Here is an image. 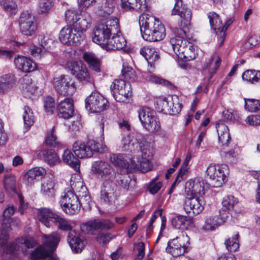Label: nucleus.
I'll use <instances>...</instances> for the list:
<instances>
[{
  "instance_id": "nucleus-50",
  "label": "nucleus",
  "mask_w": 260,
  "mask_h": 260,
  "mask_svg": "<svg viewBox=\"0 0 260 260\" xmlns=\"http://www.w3.org/2000/svg\"><path fill=\"white\" fill-rule=\"evenodd\" d=\"M245 109L255 112L260 109V101L254 99H245Z\"/></svg>"
},
{
  "instance_id": "nucleus-46",
  "label": "nucleus",
  "mask_w": 260,
  "mask_h": 260,
  "mask_svg": "<svg viewBox=\"0 0 260 260\" xmlns=\"http://www.w3.org/2000/svg\"><path fill=\"white\" fill-rule=\"evenodd\" d=\"M41 191L44 196L53 197L54 194V182L51 179L44 181L42 184Z\"/></svg>"
},
{
  "instance_id": "nucleus-28",
  "label": "nucleus",
  "mask_w": 260,
  "mask_h": 260,
  "mask_svg": "<svg viewBox=\"0 0 260 260\" xmlns=\"http://www.w3.org/2000/svg\"><path fill=\"white\" fill-rule=\"evenodd\" d=\"M126 41L121 36V33L119 27V32L112 35V38L108 42L104 50L111 51L122 49L126 46Z\"/></svg>"
},
{
  "instance_id": "nucleus-61",
  "label": "nucleus",
  "mask_w": 260,
  "mask_h": 260,
  "mask_svg": "<svg viewBox=\"0 0 260 260\" xmlns=\"http://www.w3.org/2000/svg\"><path fill=\"white\" fill-rule=\"evenodd\" d=\"M0 222L2 225L0 239L3 240V242H6L9 238V233L12 230L11 223H8L4 221Z\"/></svg>"
},
{
  "instance_id": "nucleus-27",
  "label": "nucleus",
  "mask_w": 260,
  "mask_h": 260,
  "mask_svg": "<svg viewBox=\"0 0 260 260\" xmlns=\"http://www.w3.org/2000/svg\"><path fill=\"white\" fill-rule=\"evenodd\" d=\"M46 174L45 169L42 167H35L29 170L24 176V182L28 186L34 185Z\"/></svg>"
},
{
  "instance_id": "nucleus-5",
  "label": "nucleus",
  "mask_w": 260,
  "mask_h": 260,
  "mask_svg": "<svg viewBox=\"0 0 260 260\" xmlns=\"http://www.w3.org/2000/svg\"><path fill=\"white\" fill-rule=\"evenodd\" d=\"M60 236L56 232L50 235H43L42 246L35 249L31 254L32 259H45L48 257V260H57L51 256L52 252L56 249L60 241Z\"/></svg>"
},
{
  "instance_id": "nucleus-64",
  "label": "nucleus",
  "mask_w": 260,
  "mask_h": 260,
  "mask_svg": "<svg viewBox=\"0 0 260 260\" xmlns=\"http://www.w3.org/2000/svg\"><path fill=\"white\" fill-rule=\"evenodd\" d=\"M77 196L79 198L80 207L82 206L84 208H88L90 207L91 200L88 191H86V193H80L79 196Z\"/></svg>"
},
{
  "instance_id": "nucleus-18",
  "label": "nucleus",
  "mask_w": 260,
  "mask_h": 260,
  "mask_svg": "<svg viewBox=\"0 0 260 260\" xmlns=\"http://www.w3.org/2000/svg\"><path fill=\"white\" fill-rule=\"evenodd\" d=\"M108 101L98 92H92L85 100L86 109L92 113L103 111L108 107Z\"/></svg>"
},
{
  "instance_id": "nucleus-62",
  "label": "nucleus",
  "mask_w": 260,
  "mask_h": 260,
  "mask_svg": "<svg viewBox=\"0 0 260 260\" xmlns=\"http://www.w3.org/2000/svg\"><path fill=\"white\" fill-rule=\"evenodd\" d=\"M191 158V156L190 154H188L186 155L185 160H184L180 169L179 170L178 176L174 181V184L175 183L177 179L179 177H181L183 179L184 176L187 174L188 172V168L187 167L188 165L189 162L190 161Z\"/></svg>"
},
{
  "instance_id": "nucleus-58",
  "label": "nucleus",
  "mask_w": 260,
  "mask_h": 260,
  "mask_svg": "<svg viewBox=\"0 0 260 260\" xmlns=\"http://www.w3.org/2000/svg\"><path fill=\"white\" fill-rule=\"evenodd\" d=\"M53 6L52 0H40L38 12L40 14L47 13Z\"/></svg>"
},
{
  "instance_id": "nucleus-10",
  "label": "nucleus",
  "mask_w": 260,
  "mask_h": 260,
  "mask_svg": "<svg viewBox=\"0 0 260 260\" xmlns=\"http://www.w3.org/2000/svg\"><path fill=\"white\" fill-rule=\"evenodd\" d=\"M59 203L62 210L68 214H75L80 210L78 197L71 189L65 190Z\"/></svg>"
},
{
  "instance_id": "nucleus-37",
  "label": "nucleus",
  "mask_w": 260,
  "mask_h": 260,
  "mask_svg": "<svg viewBox=\"0 0 260 260\" xmlns=\"http://www.w3.org/2000/svg\"><path fill=\"white\" fill-rule=\"evenodd\" d=\"M83 58L92 70L98 73L101 71L100 62L93 53L85 52Z\"/></svg>"
},
{
  "instance_id": "nucleus-15",
  "label": "nucleus",
  "mask_w": 260,
  "mask_h": 260,
  "mask_svg": "<svg viewBox=\"0 0 260 260\" xmlns=\"http://www.w3.org/2000/svg\"><path fill=\"white\" fill-rule=\"evenodd\" d=\"M155 108L159 112L166 114L175 115L179 113L182 108V105L176 99H168L165 97H159L155 101Z\"/></svg>"
},
{
  "instance_id": "nucleus-22",
  "label": "nucleus",
  "mask_w": 260,
  "mask_h": 260,
  "mask_svg": "<svg viewBox=\"0 0 260 260\" xmlns=\"http://www.w3.org/2000/svg\"><path fill=\"white\" fill-rule=\"evenodd\" d=\"M221 62L220 58L217 55H213L209 59L208 62H206L203 68V74L204 80H207L208 83L210 79L216 73Z\"/></svg>"
},
{
  "instance_id": "nucleus-41",
  "label": "nucleus",
  "mask_w": 260,
  "mask_h": 260,
  "mask_svg": "<svg viewBox=\"0 0 260 260\" xmlns=\"http://www.w3.org/2000/svg\"><path fill=\"white\" fill-rule=\"evenodd\" d=\"M4 182L5 188L7 191H16V178L15 175L13 174H8L5 175Z\"/></svg>"
},
{
  "instance_id": "nucleus-20",
  "label": "nucleus",
  "mask_w": 260,
  "mask_h": 260,
  "mask_svg": "<svg viewBox=\"0 0 260 260\" xmlns=\"http://www.w3.org/2000/svg\"><path fill=\"white\" fill-rule=\"evenodd\" d=\"M185 191L188 196L202 197L205 193L203 179L197 177L187 181L185 183Z\"/></svg>"
},
{
  "instance_id": "nucleus-6",
  "label": "nucleus",
  "mask_w": 260,
  "mask_h": 260,
  "mask_svg": "<svg viewBox=\"0 0 260 260\" xmlns=\"http://www.w3.org/2000/svg\"><path fill=\"white\" fill-rule=\"evenodd\" d=\"M36 242L32 238H20L6 245L3 252L4 258H13L15 256L24 254L27 248H32Z\"/></svg>"
},
{
  "instance_id": "nucleus-30",
  "label": "nucleus",
  "mask_w": 260,
  "mask_h": 260,
  "mask_svg": "<svg viewBox=\"0 0 260 260\" xmlns=\"http://www.w3.org/2000/svg\"><path fill=\"white\" fill-rule=\"evenodd\" d=\"M67 241L71 249L76 253L81 252L86 242L75 233H69Z\"/></svg>"
},
{
  "instance_id": "nucleus-24",
  "label": "nucleus",
  "mask_w": 260,
  "mask_h": 260,
  "mask_svg": "<svg viewBox=\"0 0 260 260\" xmlns=\"http://www.w3.org/2000/svg\"><path fill=\"white\" fill-rule=\"evenodd\" d=\"M121 7L125 11L141 12L148 10L147 0H121Z\"/></svg>"
},
{
  "instance_id": "nucleus-39",
  "label": "nucleus",
  "mask_w": 260,
  "mask_h": 260,
  "mask_svg": "<svg viewBox=\"0 0 260 260\" xmlns=\"http://www.w3.org/2000/svg\"><path fill=\"white\" fill-rule=\"evenodd\" d=\"M62 160L63 162L70 165L74 168L75 171L79 170V163L77 156H74L70 150L66 149L64 151L62 155Z\"/></svg>"
},
{
  "instance_id": "nucleus-16",
  "label": "nucleus",
  "mask_w": 260,
  "mask_h": 260,
  "mask_svg": "<svg viewBox=\"0 0 260 260\" xmlns=\"http://www.w3.org/2000/svg\"><path fill=\"white\" fill-rule=\"evenodd\" d=\"M188 244V236L187 235L182 234L169 241L166 251L174 257L183 255L186 252Z\"/></svg>"
},
{
  "instance_id": "nucleus-43",
  "label": "nucleus",
  "mask_w": 260,
  "mask_h": 260,
  "mask_svg": "<svg viewBox=\"0 0 260 260\" xmlns=\"http://www.w3.org/2000/svg\"><path fill=\"white\" fill-rule=\"evenodd\" d=\"M24 112L23 115L24 124L26 131L34 123V116L31 109L27 106L24 107Z\"/></svg>"
},
{
  "instance_id": "nucleus-54",
  "label": "nucleus",
  "mask_w": 260,
  "mask_h": 260,
  "mask_svg": "<svg viewBox=\"0 0 260 260\" xmlns=\"http://www.w3.org/2000/svg\"><path fill=\"white\" fill-rule=\"evenodd\" d=\"M36 21L35 18L29 11H24L22 12L20 16L19 19V26L28 24L31 22Z\"/></svg>"
},
{
  "instance_id": "nucleus-19",
  "label": "nucleus",
  "mask_w": 260,
  "mask_h": 260,
  "mask_svg": "<svg viewBox=\"0 0 260 260\" xmlns=\"http://www.w3.org/2000/svg\"><path fill=\"white\" fill-rule=\"evenodd\" d=\"M116 191L117 185L114 182L103 181L101 190V201L109 206L115 205L118 197Z\"/></svg>"
},
{
  "instance_id": "nucleus-8",
  "label": "nucleus",
  "mask_w": 260,
  "mask_h": 260,
  "mask_svg": "<svg viewBox=\"0 0 260 260\" xmlns=\"http://www.w3.org/2000/svg\"><path fill=\"white\" fill-rule=\"evenodd\" d=\"M100 144L94 140H89L86 143L76 142L73 145V151L78 158L91 157L94 152H102L105 151L106 147L100 150Z\"/></svg>"
},
{
  "instance_id": "nucleus-59",
  "label": "nucleus",
  "mask_w": 260,
  "mask_h": 260,
  "mask_svg": "<svg viewBox=\"0 0 260 260\" xmlns=\"http://www.w3.org/2000/svg\"><path fill=\"white\" fill-rule=\"evenodd\" d=\"M54 127H53L50 132H48L47 136L46 138V145L56 147L59 145V142L57 140V138L54 133Z\"/></svg>"
},
{
  "instance_id": "nucleus-2",
  "label": "nucleus",
  "mask_w": 260,
  "mask_h": 260,
  "mask_svg": "<svg viewBox=\"0 0 260 260\" xmlns=\"http://www.w3.org/2000/svg\"><path fill=\"white\" fill-rule=\"evenodd\" d=\"M140 152L136 157L134 156L127 161L124 156L121 154H111L110 155V161L116 167L126 169L129 171L138 170L142 172H146L149 170V159L150 158V152L148 149V143H140L139 144Z\"/></svg>"
},
{
  "instance_id": "nucleus-51",
  "label": "nucleus",
  "mask_w": 260,
  "mask_h": 260,
  "mask_svg": "<svg viewBox=\"0 0 260 260\" xmlns=\"http://www.w3.org/2000/svg\"><path fill=\"white\" fill-rule=\"evenodd\" d=\"M15 210L16 208L14 206L11 205L7 206L4 211L3 215L0 217V222L4 221L8 223H11L12 220L11 217L13 215Z\"/></svg>"
},
{
  "instance_id": "nucleus-56",
  "label": "nucleus",
  "mask_w": 260,
  "mask_h": 260,
  "mask_svg": "<svg viewBox=\"0 0 260 260\" xmlns=\"http://www.w3.org/2000/svg\"><path fill=\"white\" fill-rule=\"evenodd\" d=\"M245 80L252 83L257 82L260 80V72L254 70H247L245 71Z\"/></svg>"
},
{
  "instance_id": "nucleus-34",
  "label": "nucleus",
  "mask_w": 260,
  "mask_h": 260,
  "mask_svg": "<svg viewBox=\"0 0 260 260\" xmlns=\"http://www.w3.org/2000/svg\"><path fill=\"white\" fill-rule=\"evenodd\" d=\"M192 222V219L189 217L178 215L173 217L171 219L172 226L176 229H185Z\"/></svg>"
},
{
  "instance_id": "nucleus-26",
  "label": "nucleus",
  "mask_w": 260,
  "mask_h": 260,
  "mask_svg": "<svg viewBox=\"0 0 260 260\" xmlns=\"http://www.w3.org/2000/svg\"><path fill=\"white\" fill-rule=\"evenodd\" d=\"M57 111L60 118L69 119L72 117L74 112L73 100L67 98L61 101L57 105Z\"/></svg>"
},
{
  "instance_id": "nucleus-47",
  "label": "nucleus",
  "mask_w": 260,
  "mask_h": 260,
  "mask_svg": "<svg viewBox=\"0 0 260 260\" xmlns=\"http://www.w3.org/2000/svg\"><path fill=\"white\" fill-rule=\"evenodd\" d=\"M0 5L9 15H13L17 12V6L13 0H1Z\"/></svg>"
},
{
  "instance_id": "nucleus-1",
  "label": "nucleus",
  "mask_w": 260,
  "mask_h": 260,
  "mask_svg": "<svg viewBox=\"0 0 260 260\" xmlns=\"http://www.w3.org/2000/svg\"><path fill=\"white\" fill-rule=\"evenodd\" d=\"M172 15H177L180 17V28L170 27L175 37L170 41L171 47L174 53L179 58L190 60L194 58L191 50L192 44L186 39V31L184 28H187L190 24L191 12L183 3L182 0H175L174 7Z\"/></svg>"
},
{
  "instance_id": "nucleus-35",
  "label": "nucleus",
  "mask_w": 260,
  "mask_h": 260,
  "mask_svg": "<svg viewBox=\"0 0 260 260\" xmlns=\"http://www.w3.org/2000/svg\"><path fill=\"white\" fill-rule=\"evenodd\" d=\"M211 28L218 35L220 34L222 28V22L219 15L214 12H210L208 14Z\"/></svg>"
},
{
  "instance_id": "nucleus-29",
  "label": "nucleus",
  "mask_w": 260,
  "mask_h": 260,
  "mask_svg": "<svg viewBox=\"0 0 260 260\" xmlns=\"http://www.w3.org/2000/svg\"><path fill=\"white\" fill-rule=\"evenodd\" d=\"M14 63L19 70L26 73L34 71L37 67L36 63L31 59L23 56L18 55L15 57Z\"/></svg>"
},
{
  "instance_id": "nucleus-7",
  "label": "nucleus",
  "mask_w": 260,
  "mask_h": 260,
  "mask_svg": "<svg viewBox=\"0 0 260 260\" xmlns=\"http://www.w3.org/2000/svg\"><path fill=\"white\" fill-rule=\"evenodd\" d=\"M139 118L144 127L150 133H155L160 129V123L154 111L144 107L139 111Z\"/></svg>"
},
{
  "instance_id": "nucleus-44",
  "label": "nucleus",
  "mask_w": 260,
  "mask_h": 260,
  "mask_svg": "<svg viewBox=\"0 0 260 260\" xmlns=\"http://www.w3.org/2000/svg\"><path fill=\"white\" fill-rule=\"evenodd\" d=\"M121 77H123V80H129L130 81H135L136 78L135 71L127 63H123L122 69L121 70Z\"/></svg>"
},
{
  "instance_id": "nucleus-25",
  "label": "nucleus",
  "mask_w": 260,
  "mask_h": 260,
  "mask_svg": "<svg viewBox=\"0 0 260 260\" xmlns=\"http://www.w3.org/2000/svg\"><path fill=\"white\" fill-rule=\"evenodd\" d=\"M216 128L219 144L222 146H228L231 142V137L229 128L223 120H219L216 122Z\"/></svg>"
},
{
  "instance_id": "nucleus-49",
  "label": "nucleus",
  "mask_w": 260,
  "mask_h": 260,
  "mask_svg": "<svg viewBox=\"0 0 260 260\" xmlns=\"http://www.w3.org/2000/svg\"><path fill=\"white\" fill-rule=\"evenodd\" d=\"M72 27V26H67L60 30L59 40L63 44L71 45Z\"/></svg>"
},
{
  "instance_id": "nucleus-52",
  "label": "nucleus",
  "mask_w": 260,
  "mask_h": 260,
  "mask_svg": "<svg viewBox=\"0 0 260 260\" xmlns=\"http://www.w3.org/2000/svg\"><path fill=\"white\" fill-rule=\"evenodd\" d=\"M19 28L21 32L23 35L27 36H31L35 34L37 28V25L36 21H35L28 24L19 26Z\"/></svg>"
},
{
  "instance_id": "nucleus-36",
  "label": "nucleus",
  "mask_w": 260,
  "mask_h": 260,
  "mask_svg": "<svg viewBox=\"0 0 260 260\" xmlns=\"http://www.w3.org/2000/svg\"><path fill=\"white\" fill-rule=\"evenodd\" d=\"M87 14L90 17V14L87 12H81L80 14H78L75 10L69 9L67 10L65 13V18L67 22L72 23L73 25L80 22V20L84 17V15Z\"/></svg>"
},
{
  "instance_id": "nucleus-11",
  "label": "nucleus",
  "mask_w": 260,
  "mask_h": 260,
  "mask_svg": "<svg viewBox=\"0 0 260 260\" xmlns=\"http://www.w3.org/2000/svg\"><path fill=\"white\" fill-rule=\"evenodd\" d=\"M52 84L55 91L64 96L72 95L76 90L75 81L68 76L61 75L54 77Z\"/></svg>"
},
{
  "instance_id": "nucleus-48",
  "label": "nucleus",
  "mask_w": 260,
  "mask_h": 260,
  "mask_svg": "<svg viewBox=\"0 0 260 260\" xmlns=\"http://www.w3.org/2000/svg\"><path fill=\"white\" fill-rule=\"evenodd\" d=\"M54 222L58 223V228L62 231H71L73 228V222L64 218L57 215Z\"/></svg>"
},
{
  "instance_id": "nucleus-38",
  "label": "nucleus",
  "mask_w": 260,
  "mask_h": 260,
  "mask_svg": "<svg viewBox=\"0 0 260 260\" xmlns=\"http://www.w3.org/2000/svg\"><path fill=\"white\" fill-rule=\"evenodd\" d=\"M43 159L50 166H54L59 162V157L52 149H44L41 151Z\"/></svg>"
},
{
  "instance_id": "nucleus-9",
  "label": "nucleus",
  "mask_w": 260,
  "mask_h": 260,
  "mask_svg": "<svg viewBox=\"0 0 260 260\" xmlns=\"http://www.w3.org/2000/svg\"><path fill=\"white\" fill-rule=\"evenodd\" d=\"M91 171L104 181L114 182L118 176V174L108 162L102 160L94 162L91 167Z\"/></svg>"
},
{
  "instance_id": "nucleus-40",
  "label": "nucleus",
  "mask_w": 260,
  "mask_h": 260,
  "mask_svg": "<svg viewBox=\"0 0 260 260\" xmlns=\"http://www.w3.org/2000/svg\"><path fill=\"white\" fill-rule=\"evenodd\" d=\"M22 89L24 92L34 94L37 88L32 83V79L27 75L24 76L20 80Z\"/></svg>"
},
{
  "instance_id": "nucleus-32",
  "label": "nucleus",
  "mask_w": 260,
  "mask_h": 260,
  "mask_svg": "<svg viewBox=\"0 0 260 260\" xmlns=\"http://www.w3.org/2000/svg\"><path fill=\"white\" fill-rule=\"evenodd\" d=\"M57 215L50 209L47 208L41 209L38 212L39 221L47 228L52 226V224L54 223Z\"/></svg>"
},
{
  "instance_id": "nucleus-12",
  "label": "nucleus",
  "mask_w": 260,
  "mask_h": 260,
  "mask_svg": "<svg viewBox=\"0 0 260 260\" xmlns=\"http://www.w3.org/2000/svg\"><path fill=\"white\" fill-rule=\"evenodd\" d=\"M65 67L80 82L85 84L93 82L86 65L82 61H68Z\"/></svg>"
},
{
  "instance_id": "nucleus-21",
  "label": "nucleus",
  "mask_w": 260,
  "mask_h": 260,
  "mask_svg": "<svg viewBox=\"0 0 260 260\" xmlns=\"http://www.w3.org/2000/svg\"><path fill=\"white\" fill-rule=\"evenodd\" d=\"M114 224L109 219H96L89 221L83 224L82 226L83 231H86L87 233L93 234L96 230H107L113 228Z\"/></svg>"
},
{
  "instance_id": "nucleus-14",
  "label": "nucleus",
  "mask_w": 260,
  "mask_h": 260,
  "mask_svg": "<svg viewBox=\"0 0 260 260\" xmlns=\"http://www.w3.org/2000/svg\"><path fill=\"white\" fill-rule=\"evenodd\" d=\"M110 89L115 100L119 102H126L132 94L129 84L123 79L114 80Z\"/></svg>"
},
{
  "instance_id": "nucleus-42",
  "label": "nucleus",
  "mask_w": 260,
  "mask_h": 260,
  "mask_svg": "<svg viewBox=\"0 0 260 260\" xmlns=\"http://www.w3.org/2000/svg\"><path fill=\"white\" fill-rule=\"evenodd\" d=\"M222 221H218L216 216L208 217L205 220L203 229L205 231H214L222 224Z\"/></svg>"
},
{
  "instance_id": "nucleus-57",
  "label": "nucleus",
  "mask_w": 260,
  "mask_h": 260,
  "mask_svg": "<svg viewBox=\"0 0 260 260\" xmlns=\"http://www.w3.org/2000/svg\"><path fill=\"white\" fill-rule=\"evenodd\" d=\"M238 203L237 198L233 196H227L223 198L222 204L223 207L228 210H231L233 209L234 206Z\"/></svg>"
},
{
  "instance_id": "nucleus-33",
  "label": "nucleus",
  "mask_w": 260,
  "mask_h": 260,
  "mask_svg": "<svg viewBox=\"0 0 260 260\" xmlns=\"http://www.w3.org/2000/svg\"><path fill=\"white\" fill-rule=\"evenodd\" d=\"M16 79L14 75L5 74L0 77V94H4L10 90L15 83Z\"/></svg>"
},
{
  "instance_id": "nucleus-17",
  "label": "nucleus",
  "mask_w": 260,
  "mask_h": 260,
  "mask_svg": "<svg viewBox=\"0 0 260 260\" xmlns=\"http://www.w3.org/2000/svg\"><path fill=\"white\" fill-rule=\"evenodd\" d=\"M83 19L72 27L71 45H78L83 40V33L90 27L91 18L87 14L84 15Z\"/></svg>"
},
{
  "instance_id": "nucleus-63",
  "label": "nucleus",
  "mask_w": 260,
  "mask_h": 260,
  "mask_svg": "<svg viewBox=\"0 0 260 260\" xmlns=\"http://www.w3.org/2000/svg\"><path fill=\"white\" fill-rule=\"evenodd\" d=\"M71 188L74 191H76L78 193L77 196L80 195V193H86L87 191V188L84 185L83 182L81 181H78L76 182L73 181L71 180Z\"/></svg>"
},
{
  "instance_id": "nucleus-13",
  "label": "nucleus",
  "mask_w": 260,
  "mask_h": 260,
  "mask_svg": "<svg viewBox=\"0 0 260 260\" xmlns=\"http://www.w3.org/2000/svg\"><path fill=\"white\" fill-rule=\"evenodd\" d=\"M206 174L209 176L214 187L221 186L225 182L228 174V166L225 165L211 164L207 168Z\"/></svg>"
},
{
  "instance_id": "nucleus-60",
  "label": "nucleus",
  "mask_w": 260,
  "mask_h": 260,
  "mask_svg": "<svg viewBox=\"0 0 260 260\" xmlns=\"http://www.w3.org/2000/svg\"><path fill=\"white\" fill-rule=\"evenodd\" d=\"M55 102L51 96H47L44 99V107L47 114H51L55 109Z\"/></svg>"
},
{
  "instance_id": "nucleus-3",
  "label": "nucleus",
  "mask_w": 260,
  "mask_h": 260,
  "mask_svg": "<svg viewBox=\"0 0 260 260\" xmlns=\"http://www.w3.org/2000/svg\"><path fill=\"white\" fill-rule=\"evenodd\" d=\"M139 23L143 38L149 42L162 40L166 36L164 25L154 16L142 14L139 16Z\"/></svg>"
},
{
  "instance_id": "nucleus-4",
  "label": "nucleus",
  "mask_w": 260,
  "mask_h": 260,
  "mask_svg": "<svg viewBox=\"0 0 260 260\" xmlns=\"http://www.w3.org/2000/svg\"><path fill=\"white\" fill-rule=\"evenodd\" d=\"M119 32V22L117 18L109 19L104 23L96 26L93 31V41L103 49L113 34Z\"/></svg>"
},
{
  "instance_id": "nucleus-23",
  "label": "nucleus",
  "mask_w": 260,
  "mask_h": 260,
  "mask_svg": "<svg viewBox=\"0 0 260 260\" xmlns=\"http://www.w3.org/2000/svg\"><path fill=\"white\" fill-rule=\"evenodd\" d=\"M184 209L189 214L198 215L204 209L203 201L200 198L192 197L187 198L185 201Z\"/></svg>"
},
{
  "instance_id": "nucleus-55",
  "label": "nucleus",
  "mask_w": 260,
  "mask_h": 260,
  "mask_svg": "<svg viewBox=\"0 0 260 260\" xmlns=\"http://www.w3.org/2000/svg\"><path fill=\"white\" fill-rule=\"evenodd\" d=\"M121 145L125 151L130 152L135 151V147H138L137 144L132 142L131 136L129 135L123 137L121 140Z\"/></svg>"
},
{
  "instance_id": "nucleus-31",
  "label": "nucleus",
  "mask_w": 260,
  "mask_h": 260,
  "mask_svg": "<svg viewBox=\"0 0 260 260\" xmlns=\"http://www.w3.org/2000/svg\"><path fill=\"white\" fill-rule=\"evenodd\" d=\"M140 54L143 55L148 61L151 67H154L155 62L159 59V54L156 49L151 46H144L140 51Z\"/></svg>"
},
{
  "instance_id": "nucleus-45",
  "label": "nucleus",
  "mask_w": 260,
  "mask_h": 260,
  "mask_svg": "<svg viewBox=\"0 0 260 260\" xmlns=\"http://www.w3.org/2000/svg\"><path fill=\"white\" fill-rule=\"evenodd\" d=\"M238 237L239 235L236 234L233 237L229 238L225 240L224 245L229 252H235L239 248Z\"/></svg>"
},
{
  "instance_id": "nucleus-53",
  "label": "nucleus",
  "mask_w": 260,
  "mask_h": 260,
  "mask_svg": "<svg viewBox=\"0 0 260 260\" xmlns=\"http://www.w3.org/2000/svg\"><path fill=\"white\" fill-rule=\"evenodd\" d=\"M146 80L151 83L161 84L170 89L173 87V85L169 81L161 79L154 75H150L146 77Z\"/></svg>"
}]
</instances>
